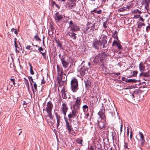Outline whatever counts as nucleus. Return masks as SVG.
<instances>
[{
	"label": "nucleus",
	"mask_w": 150,
	"mask_h": 150,
	"mask_svg": "<svg viewBox=\"0 0 150 150\" xmlns=\"http://www.w3.org/2000/svg\"><path fill=\"white\" fill-rule=\"evenodd\" d=\"M105 54L103 52L99 53L95 57L93 60V62L96 64H100L103 62V60L105 58Z\"/></svg>",
	"instance_id": "1"
},
{
	"label": "nucleus",
	"mask_w": 150,
	"mask_h": 150,
	"mask_svg": "<svg viewBox=\"0 0 150 150\" xmlns=\"http://www.w3.org/2000/svg\"><path fill=\"white\" fill-rule=\"evenodd\" d=\"M71 84L72 91L74 92H76L79 89L77 80L73 78L71 81Z\"/></svg>",
	"instance_id": "2"
},
{
	"label": "nucleus",
	"mask_w": 150,
	"mask_h": 150,
	"mask_svg": "<svg viewBox=\"0 0 150 150\" xmlns=\"http://www.w3.org/2000/svg\"><path fill=\"white\" fill-rule=\"evenodd\" d=\"M69 25L68 28H70V30L72 31L77 32L80 29L79 26H78L75 23L72 21H69Z\"/></svg>",
	"instance_id": "3"
},
{
	"label": "nucleus",
	"mask_w": 150,
	"mask_h": 150,
	"mask_svg": "<svg viewBox=\"0 0 150 150\" xmlns=\"http://www.w3.org/2000/svg\"><path fill=\"white\" fill-rule=\"evenodd\" d=\"M95 27V23L92 24L88 22L87 24L86 31L89 32V33L91 34L94 30Z\"/></svg>",
	"instance_id": "4"
},
{
	"label": "nucleus",
	"mask_w": 150,
	"mask_h": 150,
	"mask_svg": "<svg viewBox=\"0 0 150 150\" xmlns=\"http://www.w3.org/2000/svg\"><path fill=\"white\" fill-rule=\"evenodd\" d=\"M53 105L51 101H49L47 103V107L43 108V111L45 110L47 112H52Z\"/></svg>",
	"instance_id": "5"
},
{
	"label": "nucleus",
	"mask_w": 150,
	"mask_h": 150,
	"mask_svg": "<svg viewBox=\"0 0 150 150\" xmlns=\"http://www.w3.org/2000/svg\"><path fill=\"white\" fill-rule=\"evenodd\" d=\"M54 18L56 22L57 23H59L60 21L62 20L63 17L59 12H57L54 13Z\"/></svg>",
	"instance_id": "6"
},
{
	"label": "nucleus",
	"mask_w": 150,
	"mask_h": 150,
	"mask_svg": "<svg viewBox=\"0 0 150 150\" xmlns=\"http://www.w3.org/2000/svg\"><path fill=\"white\" fill-rule=\"evenodd\" d=\"M100 40H99L100 45L102 46L103 45V48H107V47L108 46L107 40L103 37L101 38H100Z\"/></svg>",
	"instance_id": "7"
},
{
	"label": "nucleus",
	"mask_w": 150,
	"mask_h": 150,
	"mask_svg": "<svg viewBox=\"0 0 150 150\" xmlns=\"http://www.w3.org/2000/svg\"><path fill=\"white\" fill-rule=\"evenodd\" d=\"M138 134L140 138L139 140H138L139 142H140L141 146H143L145 144V140L144 139V135L140 131H139Z\"/></svg>",
	"instance_id": "8"
},
{
	"label": "nucleus",
	"mask_w": 150,
	"mask_h": 150,
	"mask_svg": "<svg viewBox=\"0 0 150 150\" xmlns=\"http://www.w3.org/2000/svg\"><path fill=\"white\" fill-rule=\"evenodd\" d=\"M65 121L66 122V127L67 130L69 132V133H70L72 130L73 129L71 125V124L68 122L67 119L65 118H64Z\"/></svg>",
	"instance_id": "9"
},
{
	"label": "nucleus",
	"mask_w": 150,
	"mask_h": 150,
	"mask_svg": "<svg viewBox=\"0 0 150 150\" xmlns=\"http://www.w3.org/2000/svg\"><path fill=\"white\" fill-rule=\"evenodd\" d=\"M65 56H63L61 58V61L63 68L66 69L68 67L69 63L65 60Z\"/></svg>",
	"instance_id": "10"
},
{
	"label": "nucleus",
	"mask_w": 150,
	"mask_h": 150,
	"mask_svg": "<svg viewBox=\"0 0 150 150\" xmlns=\"http://www.w3.org/2000/svg\"><path fill=\"white\" fill-rule=\"evenodd\" d=\"M78 113L72 110V112H70V113L68 115V120L70 122L72 121V118H74L75 117L76 115Z\"/></svg>",
	"instance_id": "11"
},
{
	"label": "nucleus",
	"mask_w": 150,
	"mask_h": 150,
	"mask_svg": "<svg viewBox=\"0 0 150 150\" xmlns=\"http://www.w3.org/2000/svg\"><path fill=\"white\" fill-rule=\"evenodd\" d=\"M74 31L69 30L68 32L67 33V35L72 38L73 40H75L77 37L76 36V34L74 32Z\"/></svg>",
	"instance_id": "12"
},
{
	"label": "nucleus",
	"mask_w": 150,
	"mask_h": 150,
	"mask_svg": "<svg viewBox=\"0 0 150 150\" xmlns=\"http://www.w3.org/2000/svg\"><path fill=\"white\" fill-rule=\"evenodd\" d=\"M99 40H94L93 42V46L95 48L97 49H99Z\"/></svg>",
	"instance_id": "13"
},
{
	"label": "nucleus",
	"mask_w": 150,
	"mask_h": 150,
	"mask_svg": "<svg viewBox=\"0 0 150 150\" xmlns=\"http://www.w3.org/2000/svg\"><path fill=\"white\" fill-rule=\"evenodd\" d=\"M67 78V76H64V79H62V78H61V76H60L59 77H58L57 79L59 84V85H62L65 81L66 80Z\"/></svg>",
	"instance_id": "14"
},
{
	"label": "nucleus",
	"mask_w": 150,
	"mask_h": 150,
	"mask_svg": "<svg viewBox=\"0 0 150 150\" xmlns=\"http://www.w3.org/2000/svg\"><path fill=\"white\" fill-rule=\"evenodd\" d=\"M87 69L86 68L83 67H81L80 69V74L81 76H84L86 72L87 71Z\"/></svg>",
	"instance_id": "15"
},
{
	"label": "nucleus",
	"mask_w": 150,
	"mask_h": 150,
	"mask_svg": "<svg viewBox=\"0 0 150 150\" xmlns=\"http://www.w3.org/2000/svg\"><path fill=\"white\" fill-rule=\"evenodd\" d=\"M118 41H116L114 40L112 43V46L115 45L117 47H118V48L119 50H120L122 49V47L121 46L120 43Z\"/></svg>",
	"instance_id": "16"
},
{
	"label": "nucleus",
	"mask_w": 150,
	"mask_h": 150,
	"mask_svg": "<svg viewBox=\"0 0 150 150\" xmlns=\"http://www.w3.org/2000/svg\"><path fill=\"white\" fill-rule=\"evenodd\" d=\"M61 92L62 97L64 99H66L67 98H68L69 99L70 98V97H68V96H69L67 95L66 93H65V91L64 88H63Z\"/></svg>",
	"instance_id": "17"
},
{
	"label": "nucleus",
	"mask_w": 150,
	"mask_h": 150,
	"mask_svg": "<svg viewBox=\"0 0 150 150\" xmlns=\"http://www.w3.org/2000/svg\"><path fill=\"white\" fill-rule=\"evenodd\" d=\"M73 107H74V109L72 110V111L74 112H76L77 113L79 112V110L80 107V105L74 104L73 105Z\"/></svg>",
	"instance_id": "18"
},
{
	"label": "nucleus",
	"mask_w": 150,
	"mask_h": 150,
	"mask_svg": "<svg viewBox=\"0 0 150 150\" xmlns=\"http://www.w3.org/2000/svg\"><path fill=\"white\" fill-rule=\"evenodd\" d=\"M98 126L99 128L100 129L105 128V124L102 121H98Z\"/></svg>",
	"instance_id": "19"
},
{
	"label": "nucleus",
	"mask_w": 150,
	"mask_h": 150,
	"mask_svg": "<svg viewBox=\"0 0 150 150\" xmlns=\"http://www.w3.org/2000/svg\"><path fill=\"white\" fill-rule=\"evenodd\" d=\"M139 76L146 77L150 76V70L146 72L141 73L140 74Z\"/></svg>",
	"instance_id": "20"
},
{
	"label": "nucleus",
	"mask_w": 150,
	"mask_h": 150,
	"mask_svg": "<svg viewBox=\"0 0 150 150\" xmlns=\"http://www.w3.org/2000/svg\"><path fill=\"white\" fill-rule=\"evenodd\" d=\"M98 8H95L93 10H91L90 11V12L91 13L92 15H94V13H93V12H94L96 13H97L98 14H101L102 13V11L101 10H97V9Z\"/></svg>",
	"instance_id": "21"
},
{
	"label": "nucleus",
	"mask_w": 150,
	"mask_h": 150,
	"mask_svg": "<svg viewBox=\"0 0 150 150\" xmlns=\"http://www.w3.org/2000/svg\"><path fill=\"white\" fill-rule=\"evenodd\" d=\"M16 40V38H14V46L15 47V51L16 53L19 52V48L18 44H17Z\"/></svg>",
	"instance_id": "22"
},
{
	"label": "nucleus",
	"mask_w": 150,
	"mask_h": 150,
	"mask_svg": "<svg viewBox=\"0 0 150 150\" xmlns=\"http://www.w3.org/2000/svg\"><path fill=\"white\" fill-rule=\"evenodd\" d=\"M92 99L91 100L92 103V105L95 103H97L98 102V98L97 96H92L91 97Z\"/></svg>",
	"instance_id": "23"
},
{
	"label": "nucleus",
	"mask_w": 150,
	"mask_h": 150,
	"mask_svg": "<svg viewBox=\"0 0 150 150\" xmlns=\"http://www.w3.org/2000/svg\"><path fill=\"white\" fill-rule=\"evenodd\" d=\"M129 6H127L125 7H123L122 8H119L118 11L120 12H123L125 11H127V10H129Z\"/></svg>",
	"instance_id": "24"
},
{
	"label": "nucleus",
	"mask_w": 150,
	"mask_h": 150,
	"mask_svg": "<svg viewBox=\"0 0 150 150\" xmlns=\"http://www.w3.org/2000/svg\"><path fill=\"white\" fill-rule=\"evenodd\" d=\"M62 109V111L67 112L68 109L67 106V104L65 103H63Z\"/></svg>",
	"instance_id": "25"
},
{
	"label": "nucleus",
	"mask_w": 150,
	"mask_h": 150,
	"mask_svg": "<svg viewBox=\"0 0 150 150\" xmlns=\"http://www.w3.org/2000/svg\"><path fill=\"white\" fill-rule=\"evenodd\" d=\"M139 70L142 72L144 70L145 67L143 65L142 62H141L139 65Z\"/></svg>",
	"instance_id": "26"
},
{
	"label": "nucleus",
	"mask_w": 150,
	"mask_h": 150,
	"mask_svg": "<svg viewBox=\"0 0 150 150\" xmlns=\"http://www.w3.org/2000/svg\"><path fill=\"white\" fill-rule=\"evenodd\" d=\"M57 71L59 75H61L63 74L62 68L59 67L58 65L57 66Z\"/></svg>",
	"instance_id": "27"
},
{
	"label": "nucleus",
	"mask_w": 150,
	"mask_h": 150,
	"mask_svg": "<svg viewBox=\"0 0 150 150\" xmlns=\"http://www.w3.org/2000/svg\"><path fill=\"white\" fill-rule=\"evenodd\" d=\"M76 100L75 102V104L80 105L81 104V98L80 97H77L76 98Z\"/></svg>",
	"instance_id": "28"
},
{
	"label": "nucleus",
	"mask_w": 150,
	"mask_h": 150,
	"mask_svg": "<svg viewBox=\"0 0 150 150\" xmlns=\"http://www.w3.org/2000/svg\"><path fill=\"white\" fill-rule=\"evenodd\" d=\"M138 72L137 71H133L132 72L131 71H128V73L129 74H131L130 76H129L128 77H130L131 76H136Z\"/></svg>",
	"instance_id": "29"
},
{
	"label": "nucleus",
	"mask_w": 150,
	"mask_h": 150,
	"mask_svg": "<svg viewBox=\"0 0 150 150\" xmlns=\"http://www.w3.org/2000/svg\"><path fill=\"white\" fill-rule=\"evenodd\" d=\"M76 142L78 144H80L81 146H82L83 139L81 138H78L76 139Z\"/></svg>",
	"instance_id": "30"
},
{
	"label": "nucleus",
	"mask_w": 150,
	"mask_h": 150,
	"mask_svg": "<svg viewBox=\"0 0 150 150\" xmlns=\"http://www.w3.org/2000/svg\"><path fill=\"white\" fill-rule=\"evenodd\" d=\"M132 13L133 14H140L142 13L141 11H139L137 9H135L133 10L132 11Z\"/></svg>",
	"instance_id": "31"
},
{
	"label": "nucleus",
	"mask_w": 150,
	"mask_h": 150,
	"mask_svg": "<svg viewBox=\"0 0 150 150\" xmlns=\"http://www.w3.org/2000/svg\"><path fill=\"white\" fill-rule=\"evenodd\" d=\"M76 5V4L75 3H73L71 4H69L68 5V7L69 8L73 9L74 8L75 6Z\"/></svg>",
	"instance_id": "32"
},
{
	"label": "nucleus",
	"mask_w": 150,
	"mask_h": 150,
	"mask_svg": "<svg viewBox=\"0 0 150 150\" xmlns=\"http://www.w3.org/2000/svg\"><path fill=\"white\" fill-rule=\"evenodd\" d=\"M55 41L58 47L60 48H62V44L60 42L59 40L56 39Z\"/></svg>",
	"instance_id": "33"
},
{
	"label": "nucleus",
	"mask_w": 150,
	"mask_h": 150,
	"mask_svg": "<svg viewBox=\"0 0 150 150\" xmlns=\"http://www.w3.org/2000/svg\"><path fill=\"white\" fill-rule=\"evenodd\" d=\"M105 109L104 108L102 107V109H101L100 110V111L98 113V115H101L102 114L105 113Z\"/></svg>",
	"instance_id": "34"
},
{
	"label": "nucleus",
	"mask_w": 150,
	"mask_h": 150,
	"mask_svg": "<svg viewBox=\"0 0 150 150\" xmlns=\"http://www.w3.org/2000/svg\"><path fill=\"white\" fill-rule=\"evenodd\" d=\"M145 25V24L144 23H142L141 22H140L137 25V28L139 29H141V27L142 26H144Z\"/></svg>",
	"instance_id": "35"
},
{
	"label": "nucleus",
	"mask_w": 150,
	"mask_h": 150,
	"mask_svg": "<svg viewBox=\"0 0 150 150\" xmlns=\"http://www.w3.org/2000/svg\"><path fill=\"white\" fill-rule=\"evenodd\" d=\"M109 75L110 76H113L114 75H112V74H114L115 75H120L121 74L120 73H108Z\"/></svg>",
	"instance_id": "36"
},
{
	"label": "nucleus",
	"mask_w": 150,
	"mask_h": 150,
	"mask_svg": "<svg viewBox=\"0 0 150 150\" xmlns=\"http://www.w3.org/2000/svg\"><path fill=\"white\" fill-rule=\"evenodd\" d=\"M150 2L145 3V9L147 11H148L149 9V6Z\"/></svg>",
	"instance_id": "37"
},
{
	"label": "nucleus",
	"mask_w": 150,
	"mask_h": 150,
	"mask_svg": "<svg viewBox=\"0 0 150 150\" xmlns=\"http://www.w3.org/2000/svg\"><path fill=\"white\" fill-rule=\"evenodd\" d=\"M29 64L30 67V73L31 74L33 75L34 73L33 69V67L29 63Z\"/></svg>",
	"instance_id": "38"
},
{
	"label": "nucleus",
	"mask_w": 150,
	"mask_h": 150,
	"mask_svg": "<svg viewBox=\"0 0 150 150\" xmlns=\"http://www.w3.org/2000/svg\"><path fill=\"white\" fill-rule=\"evenodd\" d=\"M137 80L135 79H128L127 82L135 83L137 82Z\"/></svg>",
	"instance_id": "39"
},
{
	"label": "nucleus",
	"mask_w": 150,
	"mask_h": 150,
	"mask_svg": "<svg viewBox=\"0 0 150 150\" xmlns=\"http://www.w3.org/2000/svg\"><path fill=\"white\" fill-rule=\"evenodd\" d=\"M55 115L57 118V120L60 121L61 117L60 116L58 115L57 112L55 113Z\"/></svg>",
	"instance_id": "40"
},
{
	"label": "nucleus",
	"mask_w": 150,
	"mask_h": 150,
	"mask_svg": "<svg viewBox=\"0 0 150 150\" xmlns=\"http://www.w3.org/2000/svg\"><path fill=\"white\" fill-rule=\"evenodd\" d=\"M37 33L34 37V38H35L36 41H41L40 39L38 37V35Z\"/></svg>",
	"instance_id": "41"
},
{
	"label": "nucleus",
	"mask_w": 150,
	"mask_h": 150,
	"mask_svg": "<svg viewBox=\"0 0 150 150\" xmlns=\"http://www.w3.org/2000/svg\"><path fill=\"white\" fill-rule=\"evenodd\" d=\"M47 113L49 118L51 119H52L53 117L52 115V112H47Z\"/></svg>",
	"instance_id": "42"
},
{
	"label": "nucleus",
	"mask_w": 150,
	"mask_h": 150,
	"mask_svg": "<svg viewBox=\"0 0 150 150\" xmlns=\"http://www.w3.org/2000/svg\"><path fill=\"white\" fill-rule=\"evenodd\" d=\"M31 46L30 45H28L26 47V49L27 50H30L31 51H35V50H33L32 48H31Z\"/></svg>",
	"instance_id": "43"
},
{
	"label": "nucleus",
	"mask_w": 150,
	"mask_h": 150,
	"mask_svg": "<svg viewBox=\"0 0 150 150\" xmlns=\"http://www.w3.org/2000/svg\"><path fill=\"white\" fill-rule=\"evenodd\" d=\"M85 86L86 88H89L90 87L91 85V83H89L88 82H87V83L85 82Z\"/></svg>",
	"instance_id": "44"
},
{
	"label": "nucleus",
	"mask_w": 150,
	"mask_h": 150,
	"mask_svg": "<svg viewBox=\"0 0 150 150\" xmlns=\"http://www.w3.org/2000/svg\"><path fill=\"white\" fill-rule=\"evenodd\" d=\"M117 35H116V34H113L112 35V37L115 38V39H116V40L117 41H118V42H119L120 41V40H119L118 39V36H117Z\"/></svg>",
	"instance_id": "45"
},
{
	"label": "nucleus",
	"mask_w": 150,
	"mask_h": 150,
	"mask_svg": "<svg viewBox=\"0 0 150 150\" xmlns=\"http://www.w3.org/2000/svg\"><path fill=\"white\" fill-rule=\"evenodd\" d=\"M100 116V118H101L102 119H105V115L104 113L101 115H98Z\"/></svg>",
	"instance_id": "46"
},
{
	"label": "nucleus",
	"mask_w": 150,
	"mask_h": 150,
	"mask_svg": "<svg viewBox=\"0 0 150 150\" xmlns=\"http://www.w3.org/2000/svg\"><path fill=\"white\" fill-rule=\"evenodd\" d=\"M150 2V0H142V4H145V3Z\"/></svg>",
	"instance_id": "47"
},
{
	"label": "nucleus",
	"mask_w": 150,
	"mask_h": 150,
	"mask_svg": "<svg viewBox=\"0 0 150 150\" xmlns=\"http://www.w3.org/2000/svg\"><path fill=\"white\" fill-rule=\"evenodd\" d=\"M39 51L40 52V53H41V52H42V51H43L44 49L43 48H42V47H39V48L38 49Z\"/></svg>",
	"instance_id": "48"
},
{
	"label": "nucleus",
	"mask_w": 150,
	"mask_h": 150,
	"mask_svg": "<svg viewBox=\"0 0 150 150\" xmlns=\"http://www.w3.org/2000/svg\"><path fill=\"white\" fill-rule=\"evenodd\" d=\"M124 147L126 149H129L128 147V144L127 143L124 142Z\"/></svg>",
	"instance_id": "49"
},
{
	"label": "nucleus",
	"mask_w": 150,
	"mask_h": 150,
	"mask_svg": "<svg viewBox=\"0 0 150 150\" xmlns=\"http://www.w3.org/2000/svg\"><path fill=\"white\" fill-rule=\"evenodd\" d=\"M140 14H139V15H134V18H139L140 15Z\"/></svg>",
	"instance_id": "50"
},
{
	"label": "nucleus",
	"mask_w": 150,
	"mask_h": 150,
	"mask_svg": "<svg viewBox=\"0 0 150 150\" xmlns=\"http://www.w3.org/2000/svg\"><path fill=\"white\" fill-rule=\"evenodd\" d=\"M41 54H42L43 57L45 59L46 58V53L45 52H41Z\"/></svg>",
	"instance_id": "51"
},
{
	"label": "nucleus",
	"mask_w": 150,
	"mask_h": 150,
	"mask_svg": "<svg viewBox=\"0 0 150 150\" xmlns=\"http://www.w3.org/2000/svg\"><path fill=\"white\" fill-rule=\"evenodd\" d=\"M10 80L12 82V83L13 85H14L16 84L15 82V79H11Z\"/></svg>",
	"instance_id": "52"
},
{
	"label": "nucleus",
	"mask_w": 150,
	"mask_h": 150,
	"mask_svg": "<svg viewBox=\"0 0 150 150\" xmlns=\"http://www.w3.org/2000/svg\"><path fill=\"white\" fill-rule=\"evenodd\" d=\"M122 80L123 81H125L126 82H127L128 79L126 78L125 77H123L122 79Z\"/></svg>",
	"instance_id": "53"
},
{
	"label": "nucleus",
	"mask_w": 150,
	"mask_h": 150,
	"mask_svg": "<svg viewBox=\"0 0 150 150\" xmlns=\"http://www.w3.org/2000/svg\"><path fill=\"white\" fill-rule=\"evenodd\" d=\"M82 108L84 110H85V109H88V107L86 105H83Z\"/></svg>",
	"instance_id": "54"
},
{
	"label": "nucleus",
	"mask_w": 150,
	"mask_h": 150,
	"mask_svg": "<svg viewBox=\"0 0 150 150\" xmlns=\"http://www.w3.org/2000/svg\"><path fill=\"white\" fill-rule=\"evenodd\" d=\"M24 82L26 86H29L28 80H26V81H25Z\"/></svg>",
	"instance_id": "55"
},
{
	"label": "nucleus",
	"mask_w": 150,
	"mask_h": 150,
	"mask_svg": "<svg viewBox=\"0 0 150 150\" xmlns=\"http://www.w3.org/2000/svg\"><path fill=\"white\" fill-rule=\"evenodd\" d=\"M34 86L35 88V90L37 91V85L35 82H34Z\"/></svg>",
	"instance_id": "56"
},
{
	"label": "nucleus",
	"mask_w": 150,
	"mask_h": 150,
	"mask_svg": "<svg viewBox=\"0 0 150 150\" xmlns=\"http://www.w3.org/2000/svg\"><path fill=\"white\" fill-rule=\"evenodd\" d=\"M134 93H136V94H137L138 93V92L137 91H133V93L132 94V98H133L134 97Z\"/></svg>",
	"instance_id": "57"
},
{
	"label": "nucleus",
	"mask_w": 150,
	"mask_h": 150,
	"mask_svg": "<svg viewBox=\"0 0 150 150\" xmlns=\"http://www.w3.org/2000/svg\"><path fill=\"white\" fill-rule=\"evenodd\" d=\"M59 76H61V78H62V79H64V76H66V75L65 74H62V75H59Z\"/></svg>",
	"instance_id": "58"
},
{
	"label": "nucleus",
	"mask_w": 150,
	"mask_h": 150,
	"mask_svg": "<svg viewBox=\"0 0 150 150\" xmlns=\"http://www.w3.org/2000/svg\"><path fill=\"white\" fill-rule=\"evenodd\" d=\"M150 30V26H147L146 28V30L147 32H149V30Z\"/></svg>",
	"instance_id": "59"
},
{
	"label": "nucleus",
	"mask_w": 150,
	"mask_h": 150,
	"mask_svg": "<svg viewBox=\"0 0 150 150\" xmlns=\"http://www.w3.org/2000/svg\"><path fill=\"white\" fill-rule=\"evenodd\" d=\"M106 24H107L106 21L105 22H104L103 23V26L105 28H107Z\"/></svg>",
	"instance_id": "60"
},
{
	"label": "nucleus",
	"mask_w": 150,
	"mask_h": 150,
	"mask_svg": "<svg viewBox=\"0 0 150 150\" xmlns=\"http://www.w3.org/2000/svg\"><path fill=\"white\" fill-rule=\"evenodd\" d=\"M29 79L32 82H34L32 77V76L28 77Z\"/></svg>",
	"instance_id": "61"
},
{
	"label": "nucleus",
	"mask_w": 150,
	"mask_h": 150,
	"mask_svg": "<svg viewBox=\"0 0 150 150\" xmlns=\"http://www.w3.org/2000/svg\"><path fill=\"white\" fill-rule=\"evenodd\" d=\"M44 77H43L42 79V81H41V83L42 84H44L45 82V80H44Z\"/></svg>",
	"instance_id": "62"
},
{
	"label": "nucleus",
	"mask_w": 150,
	"mask_h": 150,
	"mask_svg": "<svg viewBox=\"0 0 150 150\" xmlns=\"http://www.w3.org/2000/svg\"><path fill=\"white\" fill-rule=\"evenodd\" d=\"M139 19L142 22H144V19L142 17H139Z\"/></svg>",
	"instance_id": "63"
},
{
	"label": "nucleus",
	"mask_w": 150,
	"mask_h": 150,
	"mask_svg": "<svg viewBox=\"0 0 150 150\" xmlns=\"http://www.w3.org/2000/svg\"><path fill=\"white\" fill-rule=\"evenodd\" d=\"M90 150H94L93 146H91L89 148Z\"/></svg>",
	"instance_id": "64"
}]
</instances>
